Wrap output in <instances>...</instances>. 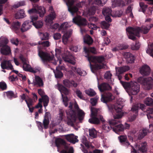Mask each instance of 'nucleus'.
Here are the masks:
<instances>
[{
    "mask_svg": "<svg viewBox=\"0 0 153 153\" xmlns=\"http://www.w3.org/2000/svg\"><path fill=\"white\" fill-rule=\"evenodd\" d=\"M25 2L24 1H22L19 2L15 4L13 6V7L14 8H18L20 6L25 5Z\"/></svg>",
    "mask_w": 153,
    "mask_h": 153,
    "instance_id": "338daca9",
    "label": "nucleus"
},
{
    "mask_svg": "<svg viewBox=\"0 0 153 153\" xmlns=\"http://www.w3.org/2000/svg\"><path fill=\"white\" fill-rule=\"evenodd\" d=\"M86 94L90 96H93L96 94L95 92L92 89L90 88L86 90L85 91Z\"/></svg>",
    "mask_w": 153,
    "mask_h": 153,
    "instance_id": "864d4df0",
    "label": "nucleus"
},
{
    "mask_svg": "<svg viewBox=\"0 0 153 153\" xmlns=\"http://www.w3.org/2000/svg\"><path fill=\"white\" fill-rule=\"evenodd\" d=\"M146 115L149 121L151 120H153V108H149L146 111Z\"/></svg>",
    "mask_w": 153,
    "mask_h": 153,
    "instance_id": "37998d69",
    "label": "nucleus"
},
{
    "mask_svg": "<svg viewBox=\"0 0 153 153\" xmlns=\"http://www.w3.org/2000/svg\"><path fill=\"white\" fill-rule=\"evenodd\" d=\"M96 9V8L95 7H91L89 9L86 13L89 15H94L95 13Z\"/></svg>",
    "mask_w": 153,
    "mask_h": 153,
    "instance_id": "052dcab7",
    "label": "nucleus"
},
{
    "mask_svg": "<svg viewBox=\"0 0 153 153\" xmlns=\"http://www.w3.org/2000/svg\"><path fill=\"white\" fill-rule=\"evenodd\" d=\"M124 129V127L122 124L117 125L113 128V131L118 134H120V132L123 131Z\"/></svg>",
    "mask_w": 153,
    "mask_h": 153,
    "instance_id": "4c0bfd02",
    "label": "nucleus"
},
{
    "mask_svg": "<svg viewBox=\"0 0 153 153\" xmlns=\"http://www.w3.org/2000/svg\"><path fill=\"white\" fill-rule=\"evenodd\" d=\"M98 88L101 91H103L106 90H109L111 89V87L109 85L106 83H103L100 85L98 86Z\"/></svg>",
    "mask_w": 153,
    "mask_h": 153,
    "instance_id": "e433bc0d",
    "label": "nucleus"
},
{
    "mask_svg": "<svg viewBox=\"0 0 153 153\" xmlns=\"http://www.w3.org/2000/svg\"><path fill=\"white\" fill-rule=\"evenodd\" d=\"M68 7V11L72 15L74 16V13L76 12L78 9L76 7H72L75 0H64Z\"/></svg>",
    "mask_w": 153,
    "mask_h": 153,
    "instance_id": "4468645a",
    "label": "nucleus"
},
{
    "mask_svg": "<svg viewBox=\"0 0 153 153\" xmlns=\"http://www.w3.org/2000/svg\"><path fill=\"white\" fill-rule=\"evenodd\" d=\"M74 108L77 112L79 120L80 121L82 120L84 117L85 115L84 112L82 110L80 109L79 108L78 105L76 102L74 103Z\"/></svg>",
    "mask_w": 153,
    "mask_h": 153,
    "instance_id": "5701e85b",
    "label": "nucleus"
},
{
    "mask_svg": "<svg viewBox=\"0 0 153 153\" xmlns=\"http://www.w3.org/2000/svg\"><path fill=\"white\" fill-rule=\"evenodd\" d=\"M32 24L37 29L40 28L43 26V23L41 21H39L35 23H33Z\"/></svg>",
    "mask_w": 153,
    "mask_h": 153,
    "instance_id": "13d9d810",
    "label": "nucleus"
},
{
    "mask_svg": "<svg viewBox=\"0 0 153 153\" xmlns=\"http://www.w3.org/2000/svg\"><path fill=\"white\" fill-rule=\"evenodd\" d=\"M10 60H4L1 64V66L2 69L12 70L13 69V66L11 63Z\"/></svg>",
    "mask_w": 153,
    "mask_h": 153,
    "instance_id": "a211bd4d",
    "label": "nucleus"
},
{
    "mask_svg": "<svg viewBox=\"0 0 153 153\" xmlns=\"http://www.w3.org/2000/svg\"><path fill=\"white\" fill-rule=\"evenodd\" d=\"M81 141L82 143L84 144L85 146L87 147L88 148H89L90 146H91L92 148H94V146H93L89 145L88 142L87 141L86 138L85 137L83 136L82 137Z\"/></svg>",
    "mask_w": 153,
    "mask_h": 153,
    "instance_id": "4d7b16f0",
    "label": "nucleus"
},
{
    "mask_svg": "<svg viewBox=\"0 0 153 153\" xmlns=\"http://www.w3.org/2000/svg\"><path fill=\"white\" fill-rule=\"evenodd\" d=\"M137 82L147 90L151 89L153 85V79L151 77L144 78L140 77L138 78Z\"/></svg>",
    "mask_w": 153,
    "mask_h": 153,
    "instance_id": "0eeeda50",
    "label": "nucleus"
},
{
    "mask_svg": "<svg viewBox=\"0 0 153 153\" xmlns=\"http://www.w3.org/2000/svg\"><path fill=\"white\" fill-rule=\"evenodd\" d=\"M57 86L58 89L61 94L63 102L65 105L67 107L68 105V102H69L68 100L67 97L64 96L63 94L65 95H68L69 92L66 88L62 85L58 84Z\"/></svg>",
    "mask_w": 153,
    "mask_h": 153,
    "instance_id": "f8f14e48",
    "label": "nucleus"
},
{
    "mask_svg": "<svg viewBox=\"0 0 153 153\" xmlns=\"http://www.w3.org/2000/svg\"><path fill=\"white\" fill-rule=\"evenodd\" d=\"M37 10L36 8V4L33 6V8L28 11V12L29 14H32L33 13H37Z\"/></svg>",
    "mask_w": 153,
    "mask_h": 153,
    "instance_id": "e2e57ef3",
    "label": "nucleus"
},
{
    "mask_svg": "<svg viewBox=\"0 0 153 153\" xmlns=\"http://www.w3.org/2000/svg\"><path fill=\"white\" fill-rule=\"evenodd\" d=\"M112 10L111 9L108 7H104L102 11V13L105 17V20L108 22H111L112 20L110 18L111 16L114 17H119L120 16V14H118L119 12L117 11L114 14V13H111Z\"/></svg>",
    "mask_w": 153,
    "mask_h": 153,
    "instance_id": "9d476101",
    "label": "nucleus"
},
{
    "mask_svg": "<svg viewBox=\"0 0 153 153\" xmlns=\"http://www.w3.org/2000/svg\"><path fill=\"white\" fill-rule=\"evenodd\" d=\"M122 5H125L124 3L121 0H115L112 2V7L113 8Z\"/></svg>",
    "mask_w": 153,
    "mask_h": 153,
    "instance_id": "79ce46f5",
    "label": "nucleus"
},
{
    "mask_svg": "<svg viewBox=\"0 0 153 153\" xmlns=\"http://www.w3.org/2000/svg\"><path fill=\"white\" fill-rule=\"evenodd\" d=\"M146 52L153 57V43L150 45H148V48L146 50Z\"/></svg>",
    "mask_w": 153,
    "mask_h": 153,
    "instance_id": "09e8293b",
    "label": "nucleus"
},
{
    "mask_svg": "<svg viewBox=\"0 0 153 153\" xmlns=\"http://www.w3.org/2000/svg\"><path fill=\"white\" fill-rule=\"evenodd\" d=\"M56 16L55 13H50L45 17V21L47 24H52L53 23V20L56 18Z\"/></svg>",
    "mask_w": 153,
    "mask_h": 153,
    "instance_id": "aec40b11",
    "label": "nucleus"
},
{
    "mask_svg": "<svg viewBox=\"0 0 153 153\" xmlns=\"http://www.w3.org/2000/svg\"><path fill=\"white\" fill-rule=\"evenodd\" d=\"M69 48L71 51L76 52L79 51L81 48L80 46L71 45L70 46Z\"/></svg>",
    "mask_w": 153,
    "mask_h": 153,
    "instance_id": "5fc2aeb1",
    "label": "nucleus"
},
{
    "mask_svg": "<svg viewBox=\"0 0 153 153\" xmlns=\"http://www.w3.org/2000/svg\"><path fill=\"white\" fill-rule=\"evenodd\" d=\"M72 104L70 102L69 105L68 106L70 111L67 110L66 112L67 117V124L68 125L72 126L74 125V123L76 119V115L74 111L71 110L72 107Z\"/></svg>",
    "mask_w": 153,
    "mask_h": 153,
    "instance_id": "6e6552de",
    "label": "nucleus"
},
{
    "mask_svg": "<svg viewBox=\"0 0 153 153\" xmlns=\"http://www.w3.org/2000/svg\"><path fill=\"white\" fill-rule=\"evenodd\" d=\"M144 103L147 106H152L153 104V100L151 97H147L144 100Z\"/></svg>",
    "mask_w": 153,
    "mask_h": 153,
    "instance_id": "a18cd8bd",
    "label": "nucleus"
},
{
    "mask_svg": "<svg viewBox=\"0 0 153 153\" xmlns=\"http://www.w3.org/2000/svg\"><path fill=\"white\" fill-rule=\"evenodd\" d=\"M107 0H88L90 4H94L100 6H102L106 2Z\"/></svg>",
    "mask_w": 153,
    "mask_h": 153,
    "instance_id": "f704fd0d",
    "label": "nucleus"
},
{
    "mask_svg": "<svg viewBox=\"0 0 153 153\" xmlns=\"http://www.w3.org/2000/svg\"><path fill=\"white\" fill-rule=\"evenodd\" d=\"M0 47H2V48L0 49V51L1 53L3 54L7 55L11 53L10 48L8 45Z\"/></svg>",
    "mask_w": 153,
    "mask_h": 153,
    "instance_id": "c9c22d12",
    "label": "nucleus"
},
{
    "mask_svg": "<svg viewBox=\"0 0 153 153\" xmlns=\"http://www.w3.org/2000/svg\"><path fill=\"white\" fill-rule=\"evenodd\" d=\"M119 112H120L119 113ZM120 112V114H118L114 116V119L110 120H108L109 123L111 126H114L118 122V121H117L115 119H118L121 118L125 113L124 112H121V111Z\"/></svg>",
    "mask_w": 153,
    "mask_h": 153,
    "instance_id": "f3484780",
    "label": "nucleus"
},
{
    "mask_svg": "<svg viewBox=\"0 0 153 153\" xmlns=\"http://www.w3.org/2000/svg\"><path fill=\"white\" fill-rule=\"evenodd\" d=\"M140 74L143 76H147L149 75L150 69L149 66L144 65L142 66L140 70Z\"/></svg>",
    "mask_w": 153,
    "mask_h": 153,
    "instance_id": "6ab92c4d",
    "label": "nucleus"
},
{
    "mask_svg": "<svg viewBox=\"0 0 153 153\" xmlns=\"http://www.w3.org/2000/svg\"><path fill=\"white\" fill-rule=\"evenodd\" d=\"M33 84L37 87H42L43 86V82L42 79L38 76H35L33 80Z\"/></svg>",
    "mask_w": 153,
    "mask_h": 153,
    "instance_id": "393cba45",
    "label": "nucleus"
},
{
    "mask_svg": "<svg viewBox=\"0 0 153 153\" xmlns=\"http://www.w3.org/2000/svg\"><path fill=\"white\" fill-rule=\"evenodd\" d=\"M63 84L66 87L69 88L71 86L76 87L77 85V84L74 81H70L68 79H65L63 80Z\"/></svg>",
    "mask_w": 153,
    "mask_h": 153,
    "instance_id": "72a5a7b5",
    "label": "nucleus"
},
{
    "mask_svg": "<svg viewBox=\"0 0 153 153\" xmlns=\"http://www.w3.org/2000/svg\"><path fill=\"white\" fill-rule=\"evenodd\" d=\"M8 42V40L6 38L2 36L0 38V47L7 45Z\"/></svg>",
    "mask_w": 153,
    "mask_h": 153,
    "instance_id": "49530a36",
    "label": "nucleus"
},
{
    "mask_svg": "<svg viewBox=\"0 0 153 153\" xmlns=\"http://www.w3.org/2000/svg\"><path fill=\"white\" fill-rule=\"evenodd\" d=\"M124 100L123 99L119 98L117 100L116 103L114 105L109 104L107 105L109 111L112 114L114 109L116 112H120L122 111V108L124 105Z\"/></svg>",
    "mask_w": 153,
    "mask_h": 153,
    "instance_id": "39448f33",
    "label": "nucleus"
},
{
    "mask_svg": "<svg viewBox=\"0 0 153 153\" xmlns=\"http://www.w3.org/2000/svg\"><path fill=\"white\" fill-rule=\"evenodd\" d=\"M53 72L56 78H61L63 76V74L61 71L58 70L57 67L56 68V70H53Z\"/></svg>",
    "mask_w": 153,
    "mask_h": 153,
    "instance_id": "de8ad7c7",
    "label": "nucleus"
},
{
    "mask_svg": "<svg viewBox=\"0 0 153 153\" xmlns=\"http://www.w3.org/2000/svg\"><path fill=\"white\" fill-rule=\"evenodd\" d=\"M148 132V130L145 128L140 130L138 133V138L139 139L143 138L147 134Z\"/></svg>",
    "mask_w": 153,
    "mask_h": 153,
    "instance_id": "ea45409f",
    "label": "nucleus"
},
{
    "mask_svg": "<svg viewBox=\"0 0 153 153\" xmlns=\"http://www.w3.org/2000/svg\"><path fill=\"white\" fill-rule=\"evenodd\" d=\"M71 68L72 71L76 72L80 76H85L86 74V73L85 71L83 70H82L80 68H77L74 67H72Z\"/></svg>",
    "mask_w": 153,
    "mask_h": 153,
    "instance_id": "58836bf2",
    "label": "nucleus"
},
{
    "mask_svg": "<svg viewBox=\"0 0 153 153\" xmlns=\"http://www.w3.org/2000/svg\"><path fill=\"white\" fill-rule=\"evenodd\" d=\"M99 97L96 96L94 98H92L91 99V102L93 105H95Z\"/></svg>",
    "mask_w": 153,
    "mask_h": 153,
    "instance_id": "774afa93",
    "label": "nucleus"
},
{
    "mask_svg": "<svg viewBox=\"0 0 153 153\" xmlns=\"http://www.w3.org/2000/svg\"><path fill=\"white\" fill-rule=\"evenodd\" d=\"M36 8L37 10V13L39 14L40 17H43L46 12L45 8L44 7L36 4Z\"/></svg>",
    "mask_w": 153,
    "mask_h": 153,
    "instance_id": "cd10ccee",
    "label": "nucleus"
},
{
    "mask_svg": "<svg viewBox=\"0 0 153 153\" xmlns=\"http://www.w3.org/2000/svg\"><path fill=\"white\" fill-rule=\"evenodd\" d=\"M102 128L105 132H108L110 130L111 127L108 123H105L102 125Z\"/></svg>",
    "mask_w": 153,
    "mask_h": 153,
    "instance_id": "603ef678",
    "label": "nucleus"
},
{
    "mask_svg": "<svg viewBox=\"0 0 153 153\" xmlns=\"http://www.w3.org/2000/svg\"><path fill=\"white\" fill-rule=\"evenodd\" d=\"M131 47L133 50H137L140 48V44L139 42L136 43L135 44H132Z\"/></svg>",
    "mask_w": 153,
    "mask_h": 153,
    "instance_id": "680f3d73",
    "label": "nucleus"
},
{
    "mask_svg": "<svg viewBox=\"0 0 153 153\" xmlns=\"http://www.w3.org/2000/svg\"><path fill=\"white\" fill-rule=\"evenodd\" d=\"M65 137L68 141L73 143H75L78 141L77 139V136L74 135L73 134L66 135Z\"/></svg>",
    "mask_w": 153,
    "mask_h": 153,
    "instance_id": "b1692460",
    "label": "nucleus"
},
{
    "mask_svg": "<svg viewBox=\"0 0 153 153\" xmlns=\"http://www.w3.org/2000/svg\"><path fill=\"white\" fill-rule=\"evenodd\" d=\"M72 25V23L71 22H64L60 25L59 30H61L62 32H64L68 28L70 27Z\"/></svg>",
    "mask_w": 153,
    "mask_h": 153,
    "instance_id": "2f4dec72",
    "label": "nucleus"
},
{
    "mask_svg": "<svg viewBox=\"0 0 153 153\" xmlns=\"http://www.w3.org/2000/svg\"><path fill=\"white\" fill-rule=\"evenodd\" d=\"M20 25L21 24L19 22H14L12 24L10 28L13 30L17 33L20 29Z\"/></svg>",
    "mask_w": 153,
    "mask_h": 153,
    "instance_id": "7c9ffc66",
    "label": "nucleus"
},
{
    "mask_svg": "<svg viewBox=\"0 0 153 153\" xmlns=\"http://www.w3.org/2000/svg\"><path fill=\"white\" fill-rule=\"evenodd\" d=\"M109 26V24L105 21H103L101 22V26L102 28L107 29Z\"/></svg>",
    "mask_w": 153,
    "mask_h": 153,
    "instance_id": "0e129e2a",
    "label": "nucleus"
},
{
    "mask_svg": "<svg viewBox=\"0 0 153 153\" xmlns=\"http://www.w3.org/2000/svg\"><path fill=\"white\" fill-rule=\"evenodd\" d=\"M42 101L44 103V106L45 108L48 105L49 102V98L47 95H45L42 97Z\"/></svg>",
    "mask_w": 153,
    "mask_h": 153,
    "instance_id": "6e6d98bb",
    "label": "nucleus"
},
{
    "mask_svg": "<svg viewBox=\"0 0 153 153\" xmlns=\"http://www.w3.org/2000/svg\"><path fill=\"white\" fill-rule=\"evenodd\" d=\"M88 60L90 63L91 69L92 72L93 73L95 72V71L99 69L105 68V65H100L96 64L93 66L91 64V62L94 63H102L103 62L104 60V57L102 56H87Z\"/></svg>",
    "mask_w": 153,
    "mask_h": 153,
    "instance_id": "20e7f679",
    "label": "nucleus"
},
{
    "mask_svg": "<svg viewBox=\"0 0 153 153\" xmlns=\"http://www.w3.org/2000/svg\"><path fill=\"white\" fill-rule=\"evenodd\" d=\"M19 58L22 62L23 63V68L24 70L26 71H29L35 73L39 71L40 68H33L30 67V65L28 64V62L27 60L22 55H20Z\"/></svg>",
    "mask_w": 153,
    "mask_h": 153,
    "instance_id": "1a4fd4ad",
    "label": "nucleus"
},
{
    "mask_svg": "<svg viewBox=\"0 0 153 153\" xmlns=\"http://www.w3.org/2000/svg\"><path fill=\"white\" fill-rule=\"evenodd\" d=\"M152 27V25L150 24L149 25H144L141 27V28L139 27L135 28L128 27L126 29V30L128 38L134 40L135 39V36L139 37V34L140 33L144 34L147 33Z\"/></svg>",
    "mask_w": 153,
    "mask_h": 153,
    "instance_id": "f03ea898",
    "label": "nucleus"
},
{
    "mask_svg": "<svg viewBox=\"0 0 153 153\" xmlns=\"http://www.w3.org/2000/svg\"><path fill=\"white\" fill-rule=\"evenodd\" d=\"M32 24L31 22H30V21H25L22 24L21 28V31L22 32L27 31L31 28Z\"/></svg>",
    "mask_w": 153,
    "mask_h": 153,
    "instance_id": "412c9836",
    "label": "nucleus"
},
{
    "mask_svg": "<svg viewBox=\"0 0 153 153\" xmlns=\"http://www.w3.org/2000/svg\"><path fill=\"white\" fill-rule=\"evenodd\" d=\"M26 15L24 11L23 10H19L16 13L15 15V17L16 19L23 18L25 17Z\"/></svg>",
    "mask_w": 153,
    "mask_h": 153,
    "instance_id": "a19ab883",
    "label": "nucleus"
},
{
    "mask_svg": "<svg viewBox=\"0 0 153 153\" xmlns=\"http://www.w3.org/2000/svg\"><path fill=\"white\" fill-rule=\"evenodd\" d=\"M146 107V106L143 104L140 103H137L135 104L133 106L131 109V110L133 112H135V113H138L139 107H140V108L143 111L145 109Z\"/></svg>",
    "mask_w": 153,
    "mask_h": 153,
    "instance_id": "a878e982",
    "label": "nucleus"
},
{
    "mask_svg": "<svg viewBox=\"0 0 153 153\" xmlns=\"http://www.w3.org/2000/svg\"><path fill=\"white\" fill-rule=\"evenodd\" d=\"M89 134L93 138H95L97 135V131L94 128H91L89 130Z\"/></svg>",
    "mask_w": 153,
    "mask_h": 153,
    "instance_id": "3c124183",
    "label": "nucleus"
},
{
    "mask_svg": "<svg viewBox=\"0 0 153 153\" xmlns=\"http://www.w3.org/2000/svg\"><path fill=\"white\" fill-rule=\"evenodd\" d=\"M114 98V97L111 93H108L104 96L102 95L101 100L103 103H106L107 102L111 100Z\"/></svg>",
    "mask_w": 153,
    "mask_h": 153,
    "instance_id": "4be33fe9",
    "label": "nucleus"
},
{
    "mask_svg": "<svg viewBox=\"0 0 153 153\" xmlns=\"http://www.w3.org/2000/svg\"><path fill=\"white\" fill-rule=\"evenodd\" d=\"M41 48V47L39 46L38 47V54L43 62L45 63L46 62H50L55 65L57 64V62L59 61V65L62 63V61L61 58H59L58 56L61 53L60 49L56 48L55 49L56 55L57 58V59H56L53 56H51L48 53L43 52L40 50Z\"/></svg>",
    "mask_w": 153,
    "mask_h": 153,
    "instance_id": "f257e3e1",
    "label": "nucleus"
},
{
    "mask_svg": "<svg viewBox=\"0 0 153 153\" xmlns=\"http://www.w3.org/2000/svg\"><path fill=\"white\" fill-rule=\"evenodd\" d=\"M39 35L41 39L42 40H47L48 39L49 35L47 33H39Z\"/></svg>",
    "mask_w": 153,
    "mask_h": 153,
    "instance_id": "bf43d9fd",
    "label": "nucleus"
},
{
    "mask_svg": "<svg viewBox=\"0 0 153 153\" xmlns=\"http://www.w3.org/2000/svg\"><path fill=\"white\" fill-rule=\"evenodd\" d=\"M118 139L120 142L125 146L131 147L130 144L127 139V137L126 136H120L118 137Z\"/></svg>",
    "mask_w": 153,
    "mask_h": 153,
    "instance_id": "c756f323",
    "label": "nucleus"
},
{
    "mask_svg": "<svg viewBox=\"0 0 153 153\" xmlns=\"http://www.w3.org/2000/svg\"><path fill=\"white\" fill-rule=\"evenodd\" d=\"M72 33V30L70 29L64 34L63 36L62 40L64 44H66L68 42V38L70 37Z\"/></svg>",
    "mask_w": 153,
    "mask_h": 153,
    "instance_id": "c85d7f7f",
    "label": "nucleus"
},
{
    "mask_svg": "<svg viewBox=\"0 0 153 153\" xmlns=\"http://www.w3.org/2000/svg\"><path fill=\"white\" fill-rule=\"evenodd\" d=\"M91 118L89 119V122L92 124H98L100 123V120L98 117H99L100 120L102 121H104V120L102 116H98L97 113L98 112L99 109L91 107Z\"/></svg>",
    "mask_w": 153,
    "mask_h": 153,
    "instance_id": "423d86ee",
    "label": "nucleus"
},
{
    "mask_svg": "<svg viewBox=\"0 0 153 153\" xmlns=\"http://www.w3.org/2000/svg\"><path fill=\"white\" fill-rule=\"evenodd\" d=\"M127 48V47L126 46H123V45H120V46H118L113 48L112 49V51H116L119 50L126 49Z\"/></svg>",
    "mask_w": 153,
    "mask_h": 153,
    "instance_id": "69168bd1",
    "label": "nucleus"
},
{
    "mask_svg": "<svg viewBox=\"0 0 153 153\" xmlns=\"http://www.w3.org/2000/svg\"><path fill=\"white\" fill-rule=\"evenodd\" d=\"M73 22L79 26H84L87 24V21L80 16H77L73 19Z\"/></svg>",
    "mask_w": 153,
    "mask_h": 153,
    "instance_id": "2eb2a0df",
    "label": "nucleus"
},
{
    "mask_svg": "<svg viewBox=\"0 0 153 153\" xmlns=\"http://www.w3.org/2000/svg\"><path fill=\"white\" fill-rule=\"evenodd\" d=\"M129 67L127 66H125L121 67L116 68V75H120L123 73L128 71Z\"/></svg>",
    "mask_w": 153,
    "mask_h": 153,
    "instance_id": "473e14b6",
    "label": "nucleus"
},
{
    "mask_svg": "<svg viewBox=\"0 0 153 153\" xmlns=\"http://www.w3.org/2000/svg\"><path fill=\"white\" fill-rule=\"evenodd\" d=\"M120 82L129 95H136L140 91V86L136 82L126 83L120 81Z\"/></svg>",
    "mask_w": 153,
    "mask_h": 153,
    "instance_id": "7ed1b4c3",
    "label": "nucleus"
},
{
    "mask_svg": "<svg viewBox=\"0 0 153 153\" xmlns=\"http://www.w3.org/2000/svg\"><path fill=\"white\" fill-rule=\"evenodd\" d=\"M84 51L86 53L89 52H91L94 54H96L97 53V51L96 49L94 47H90L87 48L85 47L84 48Z\"/></svg>",
    "mask_w": 153,
    "mask_h": 153,
    "instance_id": "8fccbe9b",
    "label": "nucleus"
},
{
    "mask_svg": "<svg viewBox=\"0 0 153 153\" xmlns=\"http://www.w3.org/2000/svg\"><path fill=\"white\" fill-rule=\"evenodd\" d=\"M131 148L132 149L131 153H138L139 151H141L143 152L147 150V143L146 142L142 143L140 144L137 143L134 147L130 146Z\"/></svg>",
    "mask_w": 153,
    "mask_h": 153,
    "instance_id": "ddd939ff",
    "label": "nucleus"
},
{
    "mask_svg": "<svg viewBox=\"0 0 153 153\" xmlns=\"http://www.w3.org/2000/svg\"><path fill=\"white\" fill-rule=\"evenodd\" d=\"M84 42L88 45L91 44L93 42V40L91 37L88 35H86L83 37Z\"/></svg>",
    "mask_w": 153,
    "mask_h": 153,
    "instance_id": "c03bdc74",
    "label": "nucleus"
},
{
    "mask_svg": "<svg viewBox=\"0 0 153 153\" xmlns=\"http://www.w3.org/2000/svg\"><path fill=\"white\" fill-rule=\"evenodd\" d=\"M56 144L57 147L60 144H63L65 149L60 152V153H73V150L72 147H69L65 141L61 138H57L56 140Z\"/></svg>",
    "mask_w": 153,
    "mask_h": 153,
    "instance_id": "9b49d317",
    "label": "nucleus"
},
{
    "mask_svg": "<svg viewBox=\"0 0 153 153\" xmlns=\"http://www.w3.org/2000/svg\"><path fill=\"white\" fill-rule=\"evenodd\" d=\"M124 56L128 63L133 62L135 59L134 56L132 54L128 52L125 53Z\"/></svg>",
    "mask_w": 153,
    "mask_h": 153,
    "instance_id": "bb28decb",
    "label": "nucleus"
},
{
    "mask_svg": "<svg viewBox=\"0 0 153 153\" xmlns=\"http://www.w3.org/2000/svg\"><path fill=\"white\" fill-rule=\"evenodd\" d=\"M68 52L66 53H64L61 56L65 62L70 63L72 65H74L75 60L74 57L72 56L68 55Z\"/></svg>",
    "mask_w": 153,
    "mask_h": 153,
    "instance_id": "dca6fc26",
    "label": "nucleus"
}]
</instances>
